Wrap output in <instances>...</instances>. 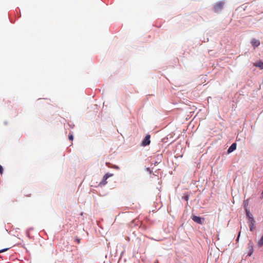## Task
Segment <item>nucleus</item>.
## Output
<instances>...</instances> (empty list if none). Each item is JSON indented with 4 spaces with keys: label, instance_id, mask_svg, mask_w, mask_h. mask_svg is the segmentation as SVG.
Wrapping results in <instances>:
<instances>
[{
    "label": "nucleus",
    "instance_id": "14",
    "mask_svg": "<svg viewBox=\"0 0 263 263\" xmlns=\"http://www.w3.org/2000/svg\"><path fill=\"white\" fill-rule=\"evenodd\" d=\"M154 263H159V261L158 259H156L155 260V261H154Z\"/></svg>",
    "mask_w": 263,
    "mask_h": 263
},
{
    "label": "nucleus",
    "instance_id": "12",
    "mask_svg": "<svg viewBox=\"0 0 263 263\" xmlns=\"http://www.w3.org/2000/svg\"><path fill=\"white\" fill-rule=\"evenodd\" d=\"M69 140H72L73 139V135H70L69 136Z\"/></svg>",
    "mask_w": 263,
    "mask_h": 263
},
{
    "label": "nucleus",
    "instance_id": "8",
    "mask_svg": "<svg viewBox=\"0 0 263 263\" xmlns=\"http://www.w3.org/2000/svg\"><path fill=\"white\" fill-rule=\"evenodd\" d=\"M254 66L259 68L260 69H263V62L259 61L254 64Z\"/></svg>",
    "mask_w": 263,
    "mask_h": 263
},
{
    "label": "nucleus",
    "instance_id": "1",
    "mask_svg": "<svg viewBox=\"0 0 263 263\" xmlns=\"http://www.w3.org/2000/svg\"><path fill=\"white\" fill-rule=\"evenodd\" d=\"M224 2H219L215 4L214 6V11L215 12H218L221 11L223 7Z\"/></svg>",
    "mask_w": 263,
    "mask_h": 263
},
{
    "label": "nucleus",
    "instance_id": "4",
    "mask_svg": "<svg viewBox=\"0 0 263 263\" xmlns=\"http://www.w3.org/2000/svg\"><path fill=\"white\" fill-rule=\"evenodd\" d=\"M251 43L252 46L255 49L256 47H258L260 45V41L258 40L253 39L251 40Z\"/></svg>",
    "mask_w": 263,
    "mask_h": 263
},
{
    "label": "nucleus",
    "instance_id": "10",
    "mask_svg": "<svg viewBox=\"0 0 263 263\" xmlns=\"http://www.w3.org/2000/svg\"><path fill=\"white\" fill-rule=\"evenodd\" d=\"M8 249H9V248H6V249H3V250H0V253H2V252H5V251H7Z\"/></svg>",
    "mask_w": 263,
    "mask_h": 263
},
{
    "label": "nucleus",
    "instance_id": "13",
    "mask_svg": "<svg viewBox=\"0 0 263 263\" xmlns=\"http://www.w3.org/2000/svg\"><path fill=\"white\" fill-rule=\"evenodd\" d=\"M184 199L186 200V201H187L189 200V196L188 195H186L184 197Z\"/></svg>",
    "mask_w": 263,
    "mask_h": 263
},
{
    "label": "nucleus",
    "instance_id": "7",
    "mask_svg": "<svg viewBox=\"0 0 263 263\" xmlns=\"http://www.w3.org/2000/svg\"><path fill=\"white\" fill-rule=\"evenodd\" d=\"M236 148V143H233L231 146L229 148L228 150V153H231L234 150H235Z\"/></svg>",
    "mask_w": 263,
    "mask_h": 263
},
{
    "label": "nucleus",
    "instance_id": "15",
    "mask_svg": "<svg viewBox=\"0 0 263 263\" xmlns=\"http://www.w3.org/2000/svg\"><path fill=\"white\" fill-rule=\"evenodd\" d=\"M77 241H78V243H80V240L79 239H78L77 240Z\"/></svg>",
    "mask_w": 263,
    "mask_h": 263
},
{
    "label": "nucleus",
    "instance_id": "6",
    "mask_svg": "<svg viewBox=\"0 0 263 263\" xmlns=\"http://www.w3.org/2000/svg\"><path fill=\"white\" fill-rule=\"evenodd\" d=\"M250 230L251 231H253V229H254V223L255 220L253 219V217H250Z\"/></svg>",
    "mask_w": 263,
    "mask_h": 263
},
{
    "label": "nucleus",
    "instance_id": "9",
    "mask_svg": "<svg viewBox=\"0 0 263 263\" xmlns=\"http://www.w3.org/2000/svg\"><path fill=\"white\" fill-rule=\"evenodd\" d=\"M246 214L247 216L248 217L249 219L250 220V217H253L252 215L250 213V212L249 210H246Z\"/></svg>",
    "mask_w": 263,
    "mask_h": 263
},
{
    "label": "nucleus",
    "instance_id": "5",
    "mask_svg": "<svg viewBox=\"0 0 263 263\" xmlns=\"http://www.w3.org/2000/svg\"><path fill=\"white\" fill-rule=\"evenodd\" d=\"M112 175H109L108 174H106L103 177V179L101 181V182L100 183L101 184H102L103 185H105V184H106L107 182H106V180L110 177V176H111Z\"/></svg>",
    "mask_w": 263,
    "mask_h": 263
},
{
    "label": "nucleus",
    "instance_id": "2",
    "mask_svg": "<svg viewBox=\"0 0 263 263\" xmlns=\"http://www.w3.org/2000/svg\"><path fill=\"white\" fill-rule=\"evenodd\" d=\"M191 218H192V219L194 221L196 222L197 223L201 224H202L203 220H204V218H202L200 217L195 216V215L192 216Z\"/></svg>",
    "mask_w": 263,
    "mask_h": 263
},
{
    "label": "nucleus",
    "instance_id": "3",
    "mask_svg": "<svg viewBox=\"0 0 263 263\" xmlns=\"http://www.w3.org/2000/svg\"><path fill=\"white\" fill-rule=\"evenodd\" d=\"M150 137H151V136L149 135H147L145 136V138L142 141V143H141L142 146H145L150 144V142H151Z\"/></svg>",
    "mask_w": 263,
    "mask_h": 263
},
{
    "label": "nucleus",
    "instance_id": "11",
    "mask_svg": "<svg viewBox=\"0 0 263 263\" xmlns=\"http://www.w3.org/2000/svg\"><path fill=\"white\" fill-rule=\"evenodd\" d=\"M3 173V167L0 165V174H2Z\"/></svg>",
    "mask_w": 263,
    "mask_h": 263
}]
</instances>
